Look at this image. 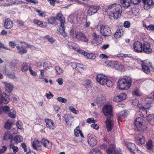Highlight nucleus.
I'll use <instances>...</instances> for the list:
<instances>
[{"label": "nucleus", "instance_id": "nucleus-1", "mask_svg": "<svg viewBox=\"0 0 154 154\" xmlns=\"http://www.w3.org/2000/svg\"><path fill=\"white\" fill-rule=\"evenodd\" d=\"M107 11L114 19H117L121 16L122 12V8L120 5L114 3L108 7Z\"/></svg>", "mask_w": 154, "mask_h": 154}, {"label": "nucleus", "instance_id": "nucleus-2", "mask_svg": "<svg viewBox=\"0 0 154 154\" xmlns=\"http://www.w3.org/2000/svg\"><path fill=\"white\" fill-rule=\"evenodd\" d=\"M132 81L130 77L125 75L118 79L117 87L120 90H127L131 87Z\"/></svg>", "mask_w": 154, "mask_h": 154}, {"label": "nucleus", "instance_id": "nucleus-3", "mask_svg": "<svg viewBox=\"0 0 154 154\" xmlns=\"http://www.w3.org/2000/svg\"><path fill=\"white\" fill-rule=\"evenodd\" d=\"M105 63L106 65L108 67L119 70H121L123 68V66L117 61L108 60L105 61Z\"/></svg>", "mask_w": 154, "mask_h": 154}, {"label": "nucleus", "instance_id": "nucleus-4", "mask_svg": "<svg viewBox=\"0 0 154 154\" xmlns=\"http://www.w3.org/2000/svg\"><path fill=\"white\" fill-rule=\"evenodd\" d=\"M143 119L141 117L137 118L134 120V124L139 131H143L147 128V126L143 122Z\"/></svg>", "mask_w": 154, "mask_h": 154}, {"label": "nucleus", "instance_id": "nucleus-5", "mask_svg": "<svg viewBox=\"0 0 154 154\" xmlns=\"http://www.w3.org/2000/svg\"><path fill=\"white\" fill-rule=\"evenodd\" d=\"M100 34L105 37L108 36L111 34L110 27L107 25H102L100 28Z\"/></svg>", "mask_w": 154, "mask_h": 154}, {"label": "nucleus", "instance_id": "nucleus-6", "mask_svg": "<svg viewBox=\"0 0 154 154\" xmlns=\"http://www.w3.org/2000/svg\"><path fill=\"white\" fill-rule=\"evenodd\" d=\"M93 37L94 38L92 41L91 43L94 46L101 44L103 41L102 37L100 35H98L96 32L93 33Z\"/></svg>", "mask_w": 154, "mask_h": 154}, {"label": "nucleus", "instance_id": "nucleus-7", "mask_svg": "<svg viewBox=\"0 0 154 154\" xmlns=\"http://www.w3.org/2000/svg\"><path fill=\"white\" fill-rule=\"evenodd\" d=\"M102 111L106 116L109 117L110 116L111 118L113 116L112 107L111 105H107L103 106Z\"/></svg>", "mask_w": 154, "mask_h": 154}, {"label": "nucleus", "instance_id": "nucleus-8", "mask_svg": "<svg viewBox=\"0 0 154 154\" xmlns=\"http://www.w3.org/2000/svg\"><path fill=\"white\" fill-rule=\"evenodd\" d=\"M107 78V77L105 75L99 74L97 75L96 79V81L100 84L105 85Z\"/></svg>", "mask_w": 154, "mask_h": 154}, {"label": "nucleus", "instance_id": "nucleus-9", "mask_svg": "<svg viewBox=\"0 0 154 154\" xmlns=\"http://www.w3.org/2000/svg\"><path fill=\"white\" fill-rule=\"evenodd\" d=\"M142 51L147 54H149L152 53V50L150 43L147 42L143 43L142 45Z\"/></svg>", "mask_w": 154, "mask_h": 154}, {"label": "nucleus", "instance_id": "nucleus-10", "mask_svg": "<svg viewBox=\"0 0 154 154\" xmlns=\"http://www.w3.org/2000/svg\"><path fill=\"white\" fill-rule=\"evenodd\" d=\"M67 45L70 49L77 51L79 54L81 53L82 50L80 49L79 46L78 44L73 42H69L68 43Z\"/></svg>", "mask_w": 154, "mask_h": 154}, {"label": "nucleus", "instance_id": "nucleus-11", "mask_svg": "<svg viewBox=\"0 0 154 154\" xmlns=\"http://www.w3.org/2000/svg\"><path fill=\"white\" fill-rule=\"evenodd\" d=\"M132 48L134 51L137 53H140L142 51V45L139 42L137 41L134 43Z\"/></svg>", "mask_w": 154, "mask_h": 154}, {"label": "nucleus", "instance_id": "nucleus-12", "mask_svg": "<svg viewBox=\"0 0 154 154\" xmlns=\"http://www.w3.org/2000/svg\"><path fill=\"white\" fill-rule=\"evenodd\" d=\"M56 17V20H59L60 22V27H62L63 30H64V26L65 20V18L63 17L62 14L60 13H58L57 14Z\"/></svg>", "mask_w": 154, "mask_h": 154}, {"label": "nucleus", "instance_id": "nucleus-13", "mask_svg": "<svg viewBox=\"0 0 154 154\" xmlns=\"http://www.w3.org/2000/svg\"><path fill=\"white\" fill-rule=\"evenodd\" d=\"M44 121L47 128L51 130L54 129L55 128V125L52 120L49 119H45Z\"/></svg>", "mask_w": 154, "mask_h": 154}, {"label": "nucleus", "instance_id": "nucleus-14", "mask_svg": "<svg viewBox=\"0 0 154 154\" xmlns=\"http://www.w3.org/2000/svg\"><path fill=\"white\" fill-rule=\"evenodd\" d=\"M10 99L9 96L3 93L0 94V104L2 103L6 104L9 101Z\"/></svg>", "mask_w": 154, "mask_h": 154}, {"label": "nucleus", "instance_id": "nucleus-15", "mask_svg": "<svg viewBox=\"0 0 154 154\" xmlns=\"http://www.w3.org/2000/svg\"><path fill=\"white\" fill-rule=\"evenodd\" d=\"M105 123L106 124V127L107 131H111L114 126L113 121L110 119V118H108L105 121Z\"/></svg>", "mask_w": 154, "mask_h": 154}, {"label": "nucleus", "instance_id": "nucleus-16", "mask_svg": "<svg viewBox=\"0 0 154 154\" xmlns=\"http://www.w3.org/2000/svg\"><path fill=\"white\" fill-rule=\"evenodd\" d=\"M99 7L96 5H92L88 9V14L90 16H91L99 10Z\"/></svg>", "mask_w": 154, "mask_h": 154}, {"label": "nucleus", "instance_id": "nucleus-17", "mask_svg": "<svg viewBox=\"0 0 154 154\" xmlns=\"http://www.w3.org/2000/svg\"><path fill=\"white\" fill-rule=\"evenodd\" d=\"M63 118L67 125H72L74 120V118L70 115L65 114L63 116Z\"/></svg>", "mask_w": 154, "mask_h": 154}, {"label": "nucleus", "instance_id": "nucleus-18", "mask_svg": "<svg viewBox=\"0 0 154 154\" xmlns=\"http://www.w3.org/2000/svg\"><path fill=\"white\" fill-rule=\"evenodd\" d=\"M77 40L84 42H88V39L85 35L82 32H80Z\"/></svg>", "mask_w": 154, "mask_h": 154}, {"label": "nucleus", "instance_id": "nucleus-19", "mask_svg": "<svg viewBox=\"0 0 154 154\" xmlns=\"http://www.w3.org/2000/svg\"><path fill=\"white\" fill-rule=\"evenodd\" d=\"M135 140L139 144L143 145L145 142V138L143 135L139 134L137 137L135 138Z\"/></svg>", "mask_w": 154, "mask_h": 154}, {"label": "nucleus", "instance_id": "nucleus-20", "mask_svg": "<svg viewBox=\"0 0 154 154\" xmlns=\"http://www.w3.org/2000/svg\"><path fill=\"white\" fill-rule=\"evenodd\" d=\"M126 146L131 152H133V154L136 153V150L137 148L135 144L131 143H128L126 144Z\"/></svg>", "mask_w": 154, "mask_h": 154}, {"label": "nucleus", "instance_id": "nucleus-21", "mask_svg": "<svg viewBox=\"0 0 154 154\" xmlns=\"http://www.w3.org/2000/svg\"><path fill=\"white\" fill-rule=\"evenodd\" d=\"M13 25L12 21L9 18H7L5 19L4 23V26L5 29H11Z\"/></svg>", "mask_w": 154, "mask_h": 154}, {"label": "nucleus", "instance_id": "nucleus-22", "mask_svg": "<svg viewBox=\"0 0 154 154\" xmlns=\"http://www.w3.org/2000/svg\"><path fill=\"white\" fill-rule=\"evenodd\" d=\"M42 144L43 146L48 149H50L52 147V144L48 140L43 138L41 140Z\"/></svg>", "mask_w": 154, "mask_h": 154}, {"label": "nucleus", "instance_id": "nucleus-23", "mask_svg": "<svg viewBox=\"0 0 154 154\" xmlns=\"http://www.w3.org/2000/svg\"><path fill=\"white\" fill-rule=\"evenodd\" d=\"M80 54H82L89 59L93 60L95 58L96 56L93 53H88V52L82 50Z\"/></svg>", "mask_w": 154, "mask_h": 154}, {"label": "nucleus", "instance_id": "nucleus-24", "mask_svg": "<svg viewBox=\"0 0 154 154\" xmlns=\"http://www.w3.org/2000/svg\"><path fill=\"white\" fill-rule=\"evenodd\" d=\"M127 95L125 93H122L119 95L116 96L114 98V100L118 102L125 100L126 98Z\"/></svg>", "mask_w": 154, "mask_h": 154}, {"label": "nucleus", "instance_id": "nucleus-25", "mask_svg": "<svg viewBox=\"0 0 154 154\" xmlns=\"http://www.w3.org/2000/svg\"><path fill=\"white\" fill-rule=\"evenodd\" d=\"M33 23L41 28H44L47 26V23L46 22H42L38 19H34Z\"/></svg>", "mask_w": 154, "mask_h": 154}, {"label": "nucleus", "instance_id": "nucleus-26", "mask_svg": "<svg viewBox=\"0 0 154 154\" xmlns=\"http://www.w3.org/2000/svg\"><path fill=\"white\" fill-rule=\"evenodd\" d=\"M16 48L17 50H19L18 52L20 54H22L27 53V49L26 46H23V45H22L20 47L19 46H16Z\"/></svg>", "mask_w": 154, "mask_h": 154}, {"label": "nucleus", "instance_id": "nucleus-27", "mask_svg": "<svg viewBox=\"0 0 154 154\" xmlns=\"http://www.w3.org/2000/svg\"><path fill=\"white\" fill-rule=\"evenodd\" d=\"M80 32H76L74 29H72L70 31V36L73 39L77 40Z\"/></svg>", "mask_w": 154, "mask_h": 154}, {"label": "nucleus", "instance_id": "nucleus-28", "mask_svg": "<svg viewBox=\"0 0 154 154\" xmlns=\"http://www.w3.org/2000/svg\"><path fill=\"white\" fill-rule=\"evenodd\" d=\"M141 66L142 70L146 74H149L150 73V70L147 64L144 62L142 61Z\"/></svg>", "mask_w": 154, "mask_h": 154}, {"label": "nucleus", "instance_id": "nucleus-29", "mask_svg": "<svg viewBox=\"0 0 154 154\" xmlns=\"http://www.w3.org/2000/svg\"><path fill=\"white\" fill-rule=\"evenodd\" d=\"M13 139V136L9 131H7L5 133L3 137L4 140L5 141H7L8 140L11 139L10 142L11 143L12 142V140Z\"/></svg>", "mask_w": 154, "mask_h": 154}, {"label": "nucleus", "instance_id": "nucleus-30", "mask_svg": "<svg viewBox=\"0 0 154 154\" xmlns=\"http://www.w3.org/2000/svg\"><path fill=\"white\" fill-rule=\"evenodd\" d=\"M75 66V70L80 72H82L85 69V66L83 64L79 63H74Z\"/></svg>", "mask_w": 154, "mask_h": 154}, {"label": "nucleus", "instance_id": "nucleus-31", "mask_svg": "<svg viewBox=\"0 0 154 154\" xmlns=\"http://www.w3.org/2000/svg\"><path fill=\"white\" fill-rule=\"evenodd\" d=\"M42 144L41 141H39L38 139H35L32 143V146L34 149L37 150L38 149L36 146H41Z\"/></svg>", "mask_w": 154, "mask_h": 154}, {"label": "nucleus", "instance_id": "nucleus-32", "mask_svg": "<svg viewBox=\"0 0 154 154\" xmlns=\"http://www.w3.org/2000/svg\"><path fill=\"white\" fill-rule=\"evenodd\" d=\"M74 134L75 137H79V135L81 137L84 138V136L82 131L80 129L79 126H77L74 130Z\"/></svg>", "mask_w": 154, "mask_h": 154}, {"label": "nucleus", "instance_id": "nucleus-33", "mask_svg": "<svg viewBox=\"0 0 154 154\" xmlns=\"http://www.w3.org/2000/svg\"><path fill=\"white\" fill-rule=\"evenodd\" d=\"M115 148L114 145L112 144L110 145L106 151L107 154H112L113 152L114 154H116Z\"/></svg>", "mask_w": 154, "mask_h": 154}, {"label": "nucleus", "instance_id": "nucleus-34", "mask_svg": "<svg viewBox=\"0 0 154 154\" xmlns=\"http://www.w3.org/2000/svg\"><path fill=\"white\" fill-rule=\"evenodd\" d=\"M116 116L118 117L117 120L119 124V121L121 120V119L124 118L126 116V112L125 111H122L117 114Z\"/></svg>", "mask_w": 154, "mask_h": 154}, {"label": "nucleus", "instance_id": "nucleus-35", "mask_svg": "<svg viewBox=\"0 0 154 154\" xmlns=\"http://www.w3.org/2000/svg\"><path fill=\"white\" fill-rule=\"evenodd\" d=\"M123 34V30L122 29H117L114 34V37L116 38H118L122 37Z\"/></svg>", "mask_w": 154, "mask_h": 154}, {"label": "nucleus", "instance_id": "nucleus-36", "mask_svg": "<svg viewBox=\"0 0 154 154\" xmlns=\"http://www.w3.org/2000/svg\"><path fill=\"white\" fill-rule=\"evenodd\" d=\"M88 143L91 146H95L97 143V141L94 137H89L88 139Z\"/></svg>", "mask_w": 154, "mask_h": 154}, {"label": "nucleus", "instance_id": "nucleus-37", "mask_svg": "<svg viewBox=\"0 0 154 154\" xmlns=\"http://www.w3.org/2000/svg\"><path fill=\"white\" fill-rule=\"evenodd\" d=\"M147 121L152 125H154V115L150 114L149 115L147 118Z\"/></svg>", "mask_w": 154, "mask_h": 154}, {"label": "nucleus", "instance_id": "nucleus-38", "mask_svg": "<svg viewBox=\"0 0 154 154\" xmlns=\"http://www.w3.org/2000/svg\"><path fill=\"white\" fill-rule=\"evenodd\" d=\"M121 3L124 8H128L130 6L131 0H120Z\"/></svg>", "mask_w": 154, "mask_h": 154}, {"label": "nucleus", "instance_id": "nucleus-39", "mask_svg": "<svg viewBox=\"0 0 154 154\" xmlns=\"http://www.w3.org/2000/svg\"><path fill=\"white\" fill-rule=\"evenodd\" d=\"M82 14L80 13H78L75 14H73L72 15V17H73V18L74 20H76L77 22L78 23H80V18Z\"/></svg>", "mask_w": 154, "mask_h": 154}, {"label": "nucleus", "instance_id": "nucleus-40", "mask_svg": "<svg viewBox=\"0 0 154 154\" xmlns=\"http://www.w3.org/2000/svg\"><path fill=\"white\" fill-rule=\"evenodd\" d=\"M145 5H147L149 8L154 4V0H142Z\"/></svg>", "mask_w": 154, "mask_h": 154}, {"label": "nucleus", "instance_id": "nucleus-41", "mask_svg": "<svg viewBox=\"0 0 154 154\" xmlns=\"http://www.w3.org/2000/svg\"><path fill=\"white\" fill-rule=\"evenodd\" d=\"M52 64L48 61H45L43 64V66L44 69H48L52 67Z\"/></svg>", "mask_w": 154, "mask_h": 154}, {"label": "nucleus", "instance_id": "nucleus-42", "mask_svg": "<svg viewBox=\"0 0 154 154\" xmlns=\"http://www.w3.org/2000/svg\"><path fill=\"white\" fill-rule=\"evenodd\" d=\"M5 88L7 91V92L8 93H10L13 89V85L9 84H6L5 85Z\"/></svg>", "mask_w": 154, "mask_h": 154}, {"label": "nucleus", "instance_id": "nucleus-43", "mask_svg": "<svg viewBox=\"0 0 154 154\" xmlns=\"http://www.w3.org/2000/svg\"><path fill=\"white\" fill-rule=\"evenodd\" d=\"M12 125L11 122L8 120L5 124V128L7 130H10L11 128Z\"/></svg>", "mask_w": 154, "mask_h": 154}, {"label": "nucleus", "instance_id": "nucleus-44", "mask_svg": "<svg viewBox=\"0 0 154 154\" xmlns=\"http://www.w3.org/2000/svg\"><path fill=\"white\" fill-rule=\"evenodd\" d=\"M23 138L22 136L20 135H16L14 138V140L15 142L18 143L22 141Z\"/></svg>", "mask_w": 154, "mask_h": 154}, {"label": "nucleus", "instance_id": "nucleus-45", "mask_svg": "<svg viewBox=\"0 0 154 154\" xmlns=\"http://www.w3.org/2000/svg\"><path fill=\"white\" fill-rule=\"evenodd\" d=\"M44 38L48 40L49 42L51 43H54L55 41L53 37H50L49 35L45 36L44 37Z\"/></svg>", "mask_w": 154, "mask_h": 154}, {"label": "nucleus", "instance_id": "nucleus-46", "mask_svg": "<svg viewBox=\"0 0 154 154\" xmlns=\"http://www.w3.org/2000/svg\"><path fill=\"white\" fill-rule=\"evenodd\" d=\"M56 20L55 17H49L48 19V21L49 24H53L56 22Z\"/></svg>", "mask_w": 154, "mask_h": 154}, {"label": "nucleus", "instance_id": "nucleus-47", "mask_svg": "<svg viewBox=\"0 0 154 154\" xmlns=\"http://www.w3.org/2000/svg\"><path fill=\"white\" fill-rule=\"evenodd\" d=\"M152 140H150L146 143V147L149 150H151L152 149Z\"/></svg>", "mask_w": 154, "mask_h": 154}, {"label": "nucleus", "instance_id": "nucleus-48", "mask_svg": "<svg viewBox=\"0 0 154 154\" xmlns=\"http://www.w3.org/2000/svg\"><path fill=\"white\" fill-rule=\"evenodd\" d=\"M28 68V65L26 63H24L22 64L21 69L22 72H26Z\"/></svg>", "mask_w": 154, "mask_h": 154}, {"label": "nucleus", "instance_id": "nucleus-49", "mask_svg": "<svg viewBox=\"0 0 154 154\" xmlns=\"http://www.w3.org/2000/svg\"><path fill=\"white\" fill-rule=\"evenodd\" d=\"M140 111L142 113V115H141V116L144 117V116H147V111L146 109L144 107H140Z\"/></svg>", "mask_w": 154, "mask_h": 154}, {"label": "nucleus", "instance_id": "nucleus-50", "mask_svg": "<svg viewBox=\"0 0 154 154\" xmlns=\"http://www.w3.org/2000/svg\"><path fill=\"white\" fill-rule=\"evenodd\" d=\"M90 154H102V153L99 149H94L91 151Z\"/></svg>", "mask_w": 154, "mask_h": 154}, {"label": "nucleus", "instance_id": "nucleus-51", "mask_svg": "<svg viewBox=\"0 0 154 154\" xmlns=\"http://www.w3.org/2000/svg\"><path fill=\"white\" fill-rule=\"evenodd\" d=\"M55 69L58 75L61 74L63 72V70L58 66H56Z\"/></svg>", "mask_w": 154, "mask_h": 154}, {"label": "nucleus", "instance_id": "nucleus-52", "mask_svg": "<svg viewBox=\"0 0 154 154\" xmlns=\"http://www.w3.org/2000/svg\"><path fill=\"white\" fill-rule=\"evenodd\" d=\"M8 115V116L10 117L14 118L16 117V112L13 110L11 109Z\"/></svg>", "mask_w": 154, "mask_h": 154}, {"label": "nucleus", "instance_id": "nucleus-53", "mask_svg": "<svg viewBox=\"0 0 154 154\" xmlns=\"http://www.w3.org/2000/svg\"><path fill=\"white\" fill-rule=\"evenodd\" d=\"M10 143L9 146V147L10 148H12L13 149V151L14 153H15L18 152L19 150V149L18 147L17 146H15L13 145Z\"/></svg>", "mask_w": 154, "mask_h": 154}, {"label": "nucleus", "instance_id": "nucleus-54", "mask_svg": "<svg viewBox=\"0 0 154 154\" xmlns=\"http://www.w3.org/2000/svg\"><path fill=\"white\" fill-rule=\"evenodd\" d=\"M106 80V83H105V85H106L107 86L109 87L112 86L113 84L112 80L109 79L108 78Z\"/></svg>", "mask_w": 154, "mask_h": 154}, {"label": "nucleus", "instance_id": "nucleus-55", "mask_svg": "<svg viewBox=\"0 0 154 154\" xmlns=\"http://www.w3.org/2000/svg\"><path fill=\"white\" fill-rule=\"evenodd\" d=\"M80 19V23H79L83 24L87 21V17L84 14H82Z\"/></svg>", "mask_w": 154, "mask_h": 154}, {"label": "nucleus", "instance_id": "nucleus-56", "mask_svg": "<svg viewBox=\"0 0 154 154\" xmlns=\"http://www.w3.org/2000/svg\"><path fill=\"white\" fill-rule=\"evenodd\" d=\"M65 26H64V30H62V27H60L59 28V31L60 33H62L61 35H63V37H67V35H66V33L65 32Z\"/></svg>", "mask_w": 154, "mask_h": 154}, {"label": "nucleus", "instance_id": "nucleus-57", "mask_svg": "<svg viewBox=\"0 0 154 154\" xmlns=\"http://www.w3.org/2000/svg\"><path fill=\"white\" fill-rule=\"evenodd\" d=\"M144 26L145 28L148 30L152 31H154V25H149L147 26L145 25Z\"/></svg>", "mask_w": 154, "mask_h": 154}, {"label": "nucleus", "instance_id": "nucleus-58", "mask_svg": "<svg viewBox=\"0 0 154 154\" xmlns=\"http://www.w3.org/2000/svg\"><path fill=\"white\" fill-rule=\"evenodd\" d=\"M69 109L72 112L75 114H77L79 113V111L78 110H76L75 108H74L73 106H70L69 107Z\"/></svg>", "mask_w": 154, "mask_h": 154}, {"label": "nucleus", "instance_id": "nucleus-59", "mask_svg": "<svg viewBox=\"0 0 154 154\" xmlns=\"http://www.w3.org/2000/svg\"><path fill=\"white\" fill-rule=\"evenodd\" d=\"M36 11L37 12L38 15L41 17H45V14L44 12H42L40 10H36Z\"/></svg>", "mask_w": 154, "mask_h": 154}, {"label": "nucleus", "instance_id": "nucleus-60", "mask_svg": "<svg viewBox=\"0 0 154 154\" xmlns=\"http://www.w3.org/2000/svg\"><path fill=\"white\" fill-rule=\"evenodd\" d=\"M57 100L59 102L65 103L67 101V100L61 97H59L57 99Z\"/></svg>", "mask_w": 154, "mask_h": 154}, {"label": "nucleus", "instance_id": "nucleus-61", "mask_svg": "<svg viewBox=\"0 0 154 154\" xmlns=\"http://www.w3.org/2000/svg\"><path fill=\"white\" fill-rule=\"evenodd\" d=\"M131 23L128 21H125L123 23V26L126 28H129L131 26Z\"/></svg>", "mask_w": 154, "mask_h": 154}, {"label": "nucleus", "instance_id": "nucleus-62", "mask_svg": "<svg viewBox=\"0 0 154 154\" xmlns=\"http://www.w3.org/2000/svg\"><path fill=\"white\" fill-rule=\"evenodd\" d=\"M16 126L18 129H21L22 128L23 125L20 121H18L17 122Z\"/></svg>", "mask_w": 154, "mask_h": 154}, {"label": "nucleus", "instance_id": "nucleus-63", "mask_svg": "<svg viewBox=\"0 0 154 154\" xmlns=\"http://www.w3.org/2000/svg\"><path fill=\"white\" fill-rule=\"evenodd\" d=\"M7 150V147L5 146H3L1 149H0V154L3 153Z\"/></svg>", "mask_w": 154, "mask_h": 154}, {"label": "nucleus", "instance_id": "nucleus-64", "mask_svg": "<svg viewBox=\"0 0 154 154\" xmlns=\"http://www.w3.org/2000/svg\"><path fill=\"white\" fill-rule=\"evenodd\" d=\"M5 74L7 75L9 78L14 79L15 78V76L14 74L11 73H10L8 72H5Z\"/></svg>", "mask_w": 154, "mask_h": 154}]
</instances>
